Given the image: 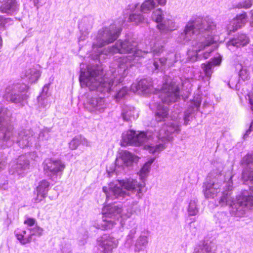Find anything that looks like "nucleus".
I'll list each match as a JSON object with an SVG mask.
<instances>
[{"label": "nucleus", "instance_id": "obj_1", "mask_svg": "<svg viewBox=\"0 0 253 253\" xmlns=\"http://www.w3.org/2000/svg\"><path fill=\"white\" fill-rule=\"evenodd\" d=\"M122 31L120 25H110L100 30L95 36L92 44V58L94 60L104 59L109 54L128 53L126 56L120 58L110 67L111 76L103 77V71L101 67L88 66L86 70L81 68L79 80L82 87H87L90 91L102 93L110 92L114 89V84L121 83L127 74L129 67L134 65L148 53V50L142 51L136 49L137 43L132 40H118L112 47L102 49L101 47L116 40Z\"/></svg>", "mask_w": 253, "mask_h": 253}, {"label": "nucleus", "instance_id": "obj_2", "mask_svg": "<svg viewBox=\"0 0 253 253\" xmlns=\"http://www.w3.org/2000/svg\"><path fill=\"white\" fill-rule=\"evenodd\" d=\"M144 183H140L136 180L127 179L118 180L116 183H111L109 187H103V191L105 193L106 200H122L126 198L129 201L130 207H120L109 205L103 209L102 220L99 225L102 230L112 229L116 224V221L121 218L126 219L130 217L133 213L132 206L136 205L143 196L142 189Z\"/></svg>", "mask_w": 253, "mask_h": 253}, {"label": "nucleus", "instance_id": "obj_3", "mask_svg": "<svg viewBox=\"0 0 253 253\" xmlns=\"http://www.w3.org/2000/svg\"><path fill=\"white\" fill-rule=\"evenodd\" d=\"M191 114V111L185 112L184 116L181 113H173L171 115L170 122L163 125L153 135L149 131L137 133L133 130H128L122 134L123 142L135 146L142 145L150 153H159L166 148V143L172 140V134L180 131L181 118L183 117L184 124L186 125L190 121Z\"/></svg>", "mask_w": 253, "mask_h": 253}, {"label": "nucleus", "instance_id": "obj_4", "mask_svg": "<svg viewBox=\"0 0 253 253\" xmlns=\"http://www.w3.org/2000/svg\"><path fill=\"white\" fill-rule=\"evenodd\" d=\"M216 25L211 20L206 21L200 19L189 21L185 27L183 32L179 36L178 41L186 43L192 41V49L187 52L188 58L194 62L203 58L207 59L210 53L213 50L212 47L203 54L200 52L203 49H207L214 43L215 39L213 34L215 33Z\"/></svg>", "mask_w": 253, "mask_h": 253}, {"label": "nucleus", "instance_id": "obj_5", "mask_svg": "<svg viewBox=\"0 0 253 253\" xmlns=\"http://www.w3.org/2000/svg\"><path fill=\"white\" fill-rule=\"evenodd\" d=\"M242 164L245 167L242 178L249 185L250 191H242L236 196L235 200L231 196L232 189V176L228 182L223 183L226 189L223 191L219 201V204L222 207L229 206L231 213L237 217L243 216L246 211L253 207V154L245 156L243 159Z\"/></svg>", "mask_w": 253, "mask_h": 253}, {"label": "nucleus", "instance_id": "obj_6", "mask_svg": "<svg viewBox=\"0 0 253 253\" xmlns=\"http://www.w3.org/2000/svg\"><path fill=\"white\" fill-rule=\"evenodd\" d=\"M11 115L10 110L0 103V147H10L14 142L22 148L31 147L34 143L36 146L33 130L21 129L14 132L13 131V127L8 123Z\"/></svg>", "mask_w": 253, "mask_h": 253}, {"label": "nucleus", "instance_id": "obj_7", "mask_svg": "<svg viewBox=\"0 0 253 253\" xmlns=\"http://www.w3.org/2000/svg\"><path fill=\"white\" fill-rule=\"evenodd\" d=\"M165 82L163 84L159 95L155 94V97H159L162 103L165 104L169 105L176 102L180 98V90L181 87L182 89L188 90L191 87L190 81L188 79L184 80L180 79L181 84L176 83L174 80L165 77Z\"/></svg>", "mask_w": 253, "mask_h": 253}, {"label": "nucleus", "instance_id": "obj_8", "mask_svg": "<svg viewBox=\"0 0 253 253\" xmlns=\"http://www.w3.org/2000/svg\"><path fill=\"white\" fill-rule=\"evenodd\" d=\"M28 89L25 84H13L6 88L3 97L8 101L22 106L28 97Z\"/></svg>", "mask_w": 253, "mask_h": 253}, {"label": "nucleus", "instance_id": "obj_9", "mask_svg": "<svg viewBox=\"0 0 253 253\" xmlns=\"http://www.w3.org/2000/svg\"><path fill=\"white\" fill-rule=\"evenodd\" d=\"M108 106V102L104 97L90 92L84 102V108L92 113H102Z\"/></svg>", "mask_w": 253, "mask_h": 253}, {"label": "nucleus", "instance_id": "obj_10", "mask_svg": "<svg viewBox=\"0 0 253 253\" xmlns=\"http://www.w3.org/2000/svg\"><path fill=\"white\" fill-rule=\"evenodd\" d=\"M65 168L64 163L59 159H47L43 163L45 174L53 181L61 177Z\"/></svg>", "mask_w": 253, "mask_h": 253}, {"label": "nucleus", "instance_id": "obj_11", "mask_svg": "<svg viewBox=\"0 0 253 253\" xmlns=\"http://www.w3.org/2000/svg\"><path fill=\"white\" fill-rule=\"evenodd\" d=\"M9 172L17 178L23 177L29 169V161L25 156H21L17 159L11 162Z\"/></svg>", "mask_w": 253, "mask_h": 253}, {"label": "nucleus", "instance_id": "obj_12", "mask_svg": "<svg viewBox=\"0 0 253 253\" xmlns=\"http://www.w3.org/2000/svg\"><path fill=\"white\" fill-rule=\"evenodd\" d=\"M221 185V180L219 181L218 178H214L211 180L207 178L203 186V191L206 198H214L220 192Z\"/></svg>", "mask_w": 253, "mask_h": 253}, {"label": "nucleus", "instance_id": "obj_13", "mask_svg": "<svg viewBox=\"0 0 253 253\" xmlns=\"http://www.w3.org/2000/svg\"><path fill=\"white\" fill-rule=\"evenodd\" d=\"M130 90L133 92L146 95L154 92L152 79L150 78L143 79L137 84H132Z\"/></svg>", "mask_w": 253, "mask_h": 253}, {"label": "nucleus", "instance_id": "obj_14", "mask_svg": "<svg viewBox=\"0 0 253 253\" xmlns=\"http://www.w3.org/2000/svg\"><path fill=\"white\" fill-rule=\"evenodd\" d=\"M138 158L126 150H123L120 153V156L117 158L115 162V169L114 171L118 172V169L124 167V166H128L132 162H137Z\"/></svg>", "mask_w": 253, "mask_h": 253}, {"label": "nucleus", "instance_id": "obj_15", "mask_svg": "<svg viewBox=\"0 0 253 253\" xmlns=\"http://www.w3.org/2000/svg\"><path fill=\"white\" fill-rule=\"evenodd\" d=\"M98 246L103 253H112L113 249L116 248L118 241L115 238L108 235H104L98 240Z\"/></svg>", "mask_w": 253, "mask_h": 253}, {"label": "nucleus", "instance_id": "obj_16", "mask_svg": "<svg viewBox=\"0 0 253 253\" xmlns=\"http://www.w3.org/2000/svg\"><path fill=\"white\" fill-rule=\"evenodd\" d=\"M247 22V16L246 12L237 15L236 18L230 22L227 26L226 30L229 34L235 32L245 25Z\"/></svg>", "mask_w": 253, "mask_h": 253}, {"label": "nucleus", "instance_id": "obj_17", "mask_svg": "<svg viewBox=\"0 0 253 253\" xmlns=\"http://www.w3.org/2000/svg\"><path fill=\"white\" fill-rule=\"evenodd\" d=\"M176 58L177 56L174 53L169 54L167 58L163 57L159 59L155 58L153 65L155 69H161L163 66L167 64L168 66H171L177 61Z\"/></svg>", "mask_w": 253, "mask_h": 253}, {"label": "nucleus", "instance_id": "obj_18", "mask_svg": "<svg viewBox=\"0 0 253 253\" xmlns=\"http://www.w3.org/2000/svg\"><path fill=\"white\" fill-rule=\"evenodd\" d=\"M216 245L212 241L205 240L195 248L194 253H215Z\"/></svg>", "mask_w": 253, "mask_h": 253}, {"label": "nucleus", "instance_id": "obj_19", "mask_svg": "<svg viewBox=\"0 0 253 253\" xmlns=\"http://www.w3.org/2000/svg\"><path fill=\"white\" fill-rule=\"evenodd\" d=\"M249 42V39L248 37L245 34H241L237 37L230 40L227 43V46L230 50H233V47L244 46Z\"/></svg>", "mask_w": 253, "mask_h": 253}, {"label": "nucleus", "instance_id": "obj_20", "mask_svg": "<svg viewBox=\"0 0 253 253\" xmlns=\"http://www.w3.org/2000/svg\"><path fill=\"white\" fill-rule=\"evenodd\" d=\"M49 186V182L45 180H42L39 182L36 189L37 196L35 199V202L39 203L46 196Z\"/></svg>", "mask_w": 253, "mask_h": 253}, {"label": "nucleus", "instance_id": "obj_21", "mask_svg": "<svg viewBox=\"0 0 253 253\" xmlns=\"http://www.w3.org/2000/svg\"><path fill=\"white\" fill-rule=\"evenodd\" d=\"M38 65L27 68L25 72V78L30 83H36L41 75V72Z\"/></svg>", "mask_w": 253, "mask_h": 253}, {"label": "nucleus", "instance_id": "obj_22", "mask_svg": "<svg viewBox=\"0 0 253 253\" xmlns=\"http://www.w3.org/2000/svg\"><path fill=\"white\" fill-rule=\"evenodd\" d=\"M19 8V5L16 0H5L0 7L2 13L8 14H13L15 13Z\"/></svg>", "mask_w": 253, "mask_h": 253}, {"label": "nucleus", "instance_id": "obj_23", "mask_svg": "<svg viewBox=\"0 0 253 253\" xmlns=\"http://www.w3.org/2000/svg\"><path fill=\"white\" fill-rule=\"evenodd\" d=\"M167 0H145L141 5V11L144 13H149L158 4L165 5Z\"/></svg>", "mask_w": 253, "mask_h": 253}, {"label": "nucleus", "instance_id": "obj_24", "mask_svg": "<svg viewBox=\"0 0 253 253\" xmlns=\"http://www.w3.org/2000/svg\"><path fill=\"white\" fill-rule=\"evenodd\" d=\"M221 62V57L219 56L217 57H214L211 59L207 63L202 64V68L206 76L209 79L212 73V69L214 66L220 65Z\"/></svg>", "mask_w": 253, "mask_h": 253}, {"label": "nucleus", "instance_id": "obj_25", "mask_svg": "<svg viewBox=\"0 0 253 253\" xmlns=\"http://www.w3.org/2000/svg\"><path fill=\"white\" fill-rule=\"evenodd\" d=\"M122 116L126 121H131L136 119L138 117L137 111L132 106H126L123 110Z\"/></svg>", "mask_w": 253, "mask_h": 253}, {"label": "nucleus", "instance_id": "obj_26", "mask_svg": "<svg viewBox=\"0 0 253 253\" xmlns=\"http://www.w3.org/2000/svg\"><path fill=\"white\" fill-rule=\"evenodd\" d=\"M157 27L161 32L164 33L173 31L178 28L174 21L169 18L165 19L163 23L158 25Z\"/></svg>", "mask_w": 253, "mask_h": 253}, {"label": "nucleus", "instance_id": "obj_27", "mask_svg": "<svg viewBox=\"0 0 253 253\" xmlns=\"http://www.w3.org/2000/svg\"><path fill=\"white\" fill-rule=\"evenodd\" d=\"M15 236L18 240L23 245H25L31 242V234L29 231L24 229H17L15 232Z\"/></svg>", "mask_w": 253, "mask_h": 253}, {"label": "nucleus", "instance_id": "obj_28", "mask_svg": "<svg viewBox=\"0 0 253 253\" xmlns=\"http://www.w3.org/2000/svg\"><path fill=\"white\" fill-rule=\"evenodd\" d=\"M148 244V237L143 234H141L137 239L134 245L135 252H140L145 249Z\"/></svg>", "mask_w": 253, "mask_h": 253}, {"label": "nucleus", "instance_id": "obj_29", "mask_svg": "<svg viewBox=\"0 0 253 253\" xmlns=\"http://www.w3.org/2000/svg\"><path fill=\"white\" fill-rule=\"evenodd\" d=\"M93 19L92 17H84L79 24L80 32L89 33L92 28Z\"/></svg>", "mask_w": 253, "mask_h": 253}, {"label": "nucleus", "instance_id": "obj_30", "mask_svg": "<svg viewBox=\"0 0 253 253\" xmlns=\"http://www.w3.org/2000/svg\"><path fill=\"white\" fill-rule=\"evenodd\" d=\"M215 221L217 225L221 228L227 226L229 221V216L225 212H218L215 215Z\"/></svg>", "mask_w": 253, "mask_h": 253}, {"label": "nucleus", "instance_id": "obj_31", "mask_svg": "<svg viewBox=\"0 0 253 253\" xmlns=\"http://www.w3.org/2000/svg\"><path fill=\"white\" fill-rule=\"evenodd\" d=\"M157 111L156 113L155 118L158 122L165 121L166 118L168 117V112L167 107L163 106L161 104L156 105Z\"/></svg>", "mask_w": 253, "mask_h": 253}, {"label": "nucleus", "instance_id": "obj_32", "mask_svg": "<svg viewBox=\"0 0 253 253\" xmlns=\"http://www.w3.org/2000/svg\"><path fill=\"white\" fill-rule=\"evenodd\" d=\"M241 69L239 72V77L243 81L248 80L251 78V67L246 65H240Z\"/></svg>", "mask_w": 253, "mask_h": 253}, {"label": "nucleus", "instance_id": "obj_33", "mask_svg": "<svg viewBox=\"0 0 253 253\" xmlns=\"http://www.w3.org/2000/svg\"><path fill=\"white\" fill-rule=\"evenodd\" d=\"M154 159H151L147 162L139 171V176L141 180H144L148 175L151 164L153 163Z\"/></svg>", "mask_w": 253, "mask_h": 253}, {"label": "nucleus", "instance_id": "obj_34", "mask_svg": "<svg viewBox=\"0 0 253 253\" xmlns=\"http://www.w3.org/2000/svg\"><path fill=\"white\" fill-rule=\"evenodd\" d=\"M164 46L160 42H152L150 45V52H152L154 56L159 55L163 51Z\"/></svg>", "mask_w": 253, "mask_h": 253}, {"label": "nucleus", "instance_id": "obj_35", "mask_svg": "<svg viewBox=\"0 0 253 253\" xmlns=\"http://www.w3.org/2000/svg\"><path fill=\"white\" fill-rule=\"evenodd\" d=\"M198 200L194 199L190 200L187 208L188 214L189 216H195L199 212V209L197 206Z\"/></svg>", "mask_w": 253, "mask_h": 253}, {"label": "nucleus", "instance_id": "obj_36", "mask_svg": "<svg viewBox=\"0 0 253 253\" xmlns=\"http://www.w3.org/2000/svg\"><path fill=\"white\" fill-rule=\"evenodd\" d=\"M137 226H135L132 229H131L128 235H127L125 243V246L126 248H130L133 243V240L135 236L137 231Z\"/></svg>", "mask_w": 253, "mask_h": 253}, {"label": "nucleus", "instance_id": "obj_37", "mask_svg": "<svg viewBox=\"0 0 253 253\" xmlns=\"http://www.w3.org/2000/svg\"><path fill=\"white\" fill-rule=\"evenodd\" d=\"M39 107L40 110L42 111L43 109L48 108L50 105L51 100L50 98L46 97H39Z\"/></svg>", "mask_w": 253, "mask_h": 253}, {"label": "nucleus", "instance_id": "obj_38", "mask_svg": "<svg viewBox=\"0 0 253 253\" xmlns=\"http://www.w3.org/2000/svg\"><path fill=\"white\" fill-rule=\"evenodd\" d=\"M152 19L157 23L161 22L164 19V14L161 8H158L153 12Z\"/></svg>", "mask_w": 253, "mask_h": 253}, {"label": "nucleus", "instance_id": "obj_39", "mask_svg": "<svg viewBox=\"0 0 253 253\" xmlns=\"http://www.w3.org/2000/svg\"><path fill=\"white\" fill-rule=\"evenodd\" d=\"M60 247L62 253H72L71 244L68 240L63 239L61 241Z\"/></svg>", "mask_w": 253, "mask_h": 253}, {"label": "nucleus", "instance_id": "obj_40", "mask_svg": "<svg viewBox=\"0 0 253 253\" xmlns=\"http://www.w3.org/2000/svg\"><path fill=\"white\" fill-rule=\"evenodd\" d=\"M128 19L129 22H133L135 24H138L145 21V18L141 14H130Z\"/></svg>", "mask_w": 253, "mask_h": 253}, {"label": "nucleus", "instance_id": "obj_41", "mask_svg": "<svg viewBox=\"0 0 253 253\" xmlns=\"http://www.w3.org/2000/svg\"><path fill=\"white\" fill-rule=\"evenodd\" d=\"M81 136H77L74 137L69 143V147L71 150L76 149L79 145L81 144Z\"/></svg>", "mask_w": 253, "mask_h": 253}, {"label": "nucleus", "instance_id": "obj_42", "mask_svg": "<svg viewBox=\"0 0 253 253\" xmlns=\"http://www.w3.org/2000/svg\"><path fill=\"white\" fill-rule=\"evenodd\" d=\"M253 0H244L238 2L234 7L236 8H249L252 5Z\"/></svg>", "mask_w": 253, "mask_h": 253}, {"label": "nucleus", "instance_id": "obj_43", "mask_svg": "<svg viewBox=\"0 0 253 253\" xmlns=\"http://www.w3.org/2000/svg\"><path fill=\"white\" fill-rule=\"evenodd\" d=\"M7 155L3 151H0V171L4 169L6 164Z\"/></svg>", "mask_w": 253, "mask_h": 253}, {"label": "nucleus", "instance_id": "obj_44", "mask_svg": "<svg viewBox=\"0 0 253 253\" xmlns=\"http://www.w3.org/2000/svg\"><path fill=\"white\" fill-rule=\"evenodd\" d=\"M28 231H30V234H31V237L34 235H38L40 236L42 234L43 230L42 228L35 226L33 228L28 229Z\"/></svg>", "mask_w": 253, "mask_h": 253}, {"label": "nucleus", "instance_id": "obj_45", "mask_svg": "<svg viewBox=\"0 0 253 253\" xmlns=\"http://www.w3.org/2000/svg\"><path fill=\"white\" fill-rule=\"evenodd\" d=\"M128 92V88L126 87H123L117 93L116 97L117 98H120L124 97Z\"/></svg>", "mask_w": 253, "mask_h": 253}, {"label": "nucleus", "instance_id": "obj_46", "mask_svg": "<svg viewBox=\"0 0 253 253\" xmlns=\"http://www.w3.org/2000/svg\"><path fill=\"white\" fill-rule=\"evenodd\" d=\"M246 99L249 101L251 109L253 111V92H249L246 96Z\"/></svg>", "mask_w": 253, "mask_h": 253}, {"label": "nucleus", "instance_id": "obj_47", "mask_svg": "<svg viewBox=\"0 0 253 253\" xmlns=\"http://www.w3.org/2000/svg\"><path fill=\"white\" fill-rule=\"evenodd\" d=\"M47 135L48 134L47 132L41 131L39 135V137L38 138V142L43 141L44 140H46L48 138Z\"/></svg>", "mask_w": 253, "mask_h": 253}, {"label": "nucleus", "instance_id": "obj_48", "mask_svg": "<svg viewBox=\"0 0 253 253\" xmlns=\"http://www.w3.org/2000/svg\"><path fill=\"white\" fill-rule=\"evenodd\" d=\"M36 222L35 219L34 218H28L27 220H25L24 223L27 224L30 227H32L34 225L35 223Z\"/></svg>", "mask_w": 253, "mask_h": 253}, {"label": "nucleus", "instance_id": "obj_49", "mask_svg": "<svg viewBox=\"0 0 253 253\" xmlns=\"http://www.w3.org/2000/svg\"><path fill=\"white\" fill-rule=\"evenodd\" d=\"M81 36L79 38V44H81L82 42L84 41L86 39L87 35L89 34V33H85L84 32H81Z\"/></svg>", "mask_w": 253, "mask_h": 253}, {"label": "nucleus", "instance_id": "obj_50", "mask_svg": "<svg viewBox=\"0 0 253 253\" xmlns=\"http://www.w3.org/2000/svg\"><path fill=\"white\" fill-rule=\"evenodd\" d=\"M81 144L85 146H89V142L85 138L83 137L82 136H81Z\"/></svg>", "mask_w": 253, "mask_h": 253}, {"label": "nucleus", "instance_id": "obj_51", "mask_svg": "<svg viewBox=\"0 0 253 253\" xmlns=\"http://www.w3.org/2000/svg\"><path fill=\"white\" fill-rule=\"evenodd\" d=\"M48 89V86L44 85L43 87L42 92L40 97H42V95H43V97H45V95H46Z\"/></svg>", "mask_w": 253, "mask_h": 253}, {"label": "nucleus", "instance_id": "obj_52", "mask_svg": "<svg viewBox=\"0 0 253 253\" xmlns=\"http://www.w3.org/2000/svg\"><path fill=\"white\" fill-rule=\"evenodd\" d=\"M137 4H131L128 6V9L131 11L134 10L137 6Z\"/></svg>", "mask_w": 253, "mask_h": 253}, {"label": "nucleus", "instance_id": "obj_53", "mask_svg": "<svg viewBox=\"0 0 253 253\" xmlns=\"http://www.w3.org/2000/svg\"><path fill=\"white\" fill-rule=\"evenodd\" d=\"M251 13H252V21L251 23V25L252 27H253V10L251 11Z\"/></svg>", "mask_w": 253, "mask_h": 253}, {"label": "nucleus", "instance_id": "obj_54", "mask_svg": "<svg viewBox=\"0 0 253 253\" xmlns=\"http://www.w3.org/2000/svg\"><path fill=\"white\" fill-rule=\"evenodd\" d=\"M200 102H198L195 104L196 107L198 108L200 106Z\"/></svg>", "mask_w": 253, "mask_h": 253}, {"label": "nucleus", "instance_id": "obj_55", "mask_svg": "<svg viewBox=\"0 0 253 253\" xmlns=\"http://www.w3.org/2000/svg\"><path fill=\"white\" fill-rule=\"evenodd\" d=\"M2 23V17L0 16V25Z\"/></svg>", "mask_w": 253, "mask_h": 253}, {"label": "nucleus", "instance_id": "obj_56", "mask_svg": "<svg viewBox=\"0 0 253 253\" xmlns=\"http://www.w3.org/2000/svg\"><path fill=\"white\" fill-rule=\"evenodd\" d=\"M155 105V103H152V104H150V106L151 105Z\"/></svg>", "mask_w": 253, "mask_h": 253}]
</instances>
